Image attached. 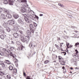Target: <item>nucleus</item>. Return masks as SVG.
<instances>
[{"label": "nucleus", "mask_w": 79, "mask_h": 79, "mask_svg": "<svg viewBox=\"0 0 79 79\" xmlns=\"http://www.w3.org/2000/svg\"><path fill=\"white\" fill-rule=\"evenodd\" d=\"M79 67H76L75 68V69H79Z\"/></svg>", "instance_id": "52"}, {"label": "nucleus", "mask_w": 79, "mask_h": 79, "mask_svg": "<svg viewBox=\"0 0 79 79\" xmlns=\"http://www.w3.org/2000/svg\"><path fill=\"white\" fill-rule=\"evenodd\" d=\"M13 72H14V73H17V69H13Z\"/></svg>", "instance_id": "31"}, {"label": "nucleus", "mask_w": 79, "mask_h": 79, "mask_svg": "<svg viewBox=\"0 0 79 79\" xmlns=\"http://www.w3.org/2000/svg\"><path fill=\"white\" fill-rule=\"evenodd\" d=\"M59 60L60 62H61L62 63H65V61H64L63 58L61 56H59Z\"/></svg>", "instance_id": "5"}, {"label": "nucleus", "mask_w": 79, "mask_h": 79, "mask_svg": "<svg viewBox=\"0 0 79 79\" xmlns=\"http://www.w3.org/2000/svg\"><path fill=\"white\" fill-rule=\"evenodd\" d=\"M55 46L56 47V48H57L58 49V48H59V46H58V45L56 44H55Z\"/></svg>", "instance_id": "40"}, {"label": "nucleus", "mask_w": 79, "mask_h": 79, "mask_svg": "<svg viewBox=\"0 0 79 79\" xmlns=\"http://www.w3.org/2000/svg\"><path fill=\"white\" fill-rule=\"evenodd\" d=\"M31 31V32H32L33 34L34 33V30H33V29H32Z\"/></svg>", "instance_id": "45"}, {"label": "nucleus", "mask_w": 79, "mask_h": 79, "mask_svg": "<svg viewBox=\"0 0 79 79\" xmlns=\"http://www.w3.org/2000/svg\"><path fill=\"white\" fill-rule=\"evenodd\" d=\"M69 17L70 18H73V16L72 15H69Z\"/></svg>", "instance_id": "49"}, {"label": "nucleus", "mask_w": 79, "mask_h": 79, "mask_svg": "<svg viewBox=\"0 0 79 79\" xmlns=\"http://www.w3.org/2000/svg\"><path fill=\"white\" fill-rule=\"evenodd\" d=\"M63 53H64V56L65 55H66V53L65 52H63Z\"/></svg>", "instance_id": "47"}, {"label": "nucleus", "mask_w": 79, "mask_h": 79, "mask_svg": "<svg viewBox=\"0 0 79 79\" xmlns=\"http://www.w3.org/2000/svg\"><path fill=\"white\" fill-rule=\"evenodd\" d=\"M67 45V47H68V48H69V43H68V44H66Z\"/></svg>", "instance_id": "43"}, {"label": "nucleus", "mask_w": 79, "mask_h": 79, "mask_svg": "<svg viewBox=\"0 0 79 79\" xmlns=\"http://www.w3.org/2000/svg\"><path fill=\"white\" fill-rule=\"evenodd\" d=\"M33 24L35 27H37V24L35 22H33Z\"/></svg>", "instance_id": "33"}, {"label": "nucleus", "mask_w": 79, "mask_h": 79, "mask_svg": "<svg viewBox=\"0 0 79 79\" xmlns=\"http://www.w3.org/2000/svg\"><path fill=\"white\" fill-rule=\"evenodd\" d=\"M3 11H4V13H8V12H9V11H8V10L6 9H4Z\"/></svg>", "instance_id": "19"}, {"label": "nucleus", "mask_w": 79, "mask_h": 79, "mask_svg": "<svg viewBox=\"0 0 79 79\" xmlns=\"http://www.w3.org/2000/svg\"><path fill=\"white\" fill-rule=\"evenodd\" d=\"M70 69H73V68H72V67L70 68Z\"/></svg>", "instance_id": "58"}, {"label": "nucleus", "mask_w": 79, "mask_h": 79, "mask_svg": "<svg viewBox=\"0 0 79 79\" xmlns=\"http://www.w3.org/2000/svg\"><path fill=\"white\" fill-rule=\"evenodd\" d=\"M77 45H79V43L78 42H77L75 44V47H77Z\"/></svg>", "instance_id": "32"}, {"label": "nucleus", "mask_w": 79, "mask_h": 79, "mask_svg": "<svg viewBox=\"0 0 79 79\" xmlns=\"http://www.w3.org/2000/svg\"><path fill=\"white\" fill-rule=\"evenodd\" d=\"M58 5H59V6H61V7H62V4H61L60 3H59Z\"/></svg>", "instance_id": "44"}, {"label": "nucleus", "mask_w": 79, "mask_h": 79, "mask_svg": "<svg viewBox=\"0 0 79 79\" xmlns=\"http://www.w3.org/2000/svg\"><path fill=\"white\" fill-rule=\"evenodd\" d=\"M23 48H24V46H23L22 44H21V45H20V46H19V50H22Z\"/></svg>", "instance_id": "15"}, {"label": "nucleus", "mask_w": 79, "mask_h": 79, "mask_svg": "<svg viewBox=\"0 0 79 79\" xmlns=\"http://www.w3.org/2000/svg\"><path fill=\"white\" fill-rule=\"evenodd\" d=\"M29 47H31V44H30L29 45Z\"/></svg>", "instance_id": "57"}, {"label": "nucleus", "mask_w": 79, "mask_h": 79, "mask_svg": "<svg viewBox=\"0 0 79 79\" xmlns=\"http://www.w3.org/2000/svg\"><path fill=\"white\" fill-rule=\"evenodd\" d=\"M3 11V8H0V13Z\"/></svg>", "instance_id": "37"}, {"label": "nucleus", "mask_w": 79, "mask_h": 79, "mask_svg": "<svg viewBox=\"0 0 79 79\" xmlns=\"http://www.w3.org/2000/svg\"><path fill=\"white\" fill-rule=\"evenodd\" d=\"M11 31V29H10V28L9 27H7V31L8 32H10Z\"/></svg>", "instance_id": "20"}, {"label": "nucleus", "mask_w": 79, "mask_h": 79, "mask_svg": "<svg viewBox=\"0 0 79 79\" xmlns=\"http://www.w3.org/2000/svg\"><path fill=\"white\" fill-rule=\"evenodd\" d=\"M62 69H63L64 72H66V69H64V67H63Z\"/></svg>", "instance_id": "35"}, {"label": "nucleus", "mask_w": 79, "mask_h": 79, "mask_svg": "<svg viewBox=\"0 0 79 79\" xmlns=\"http://www.w3.org/2000/svg\"><path fill=\"white\" fill-rule=\"evenodd\" d=\"M43 16V14H40V16Z\"/></svg>", "instance_id": "53"}, {"label": "nucleus", "mask_w": 79, "mask_h": 79, "mask_svg": "<svg viewBox=\"0 0 79 79\" xmlns=\"http://www.w3.org/2000/svg\"><path fill=\"white\" fill-rule=\"evenodd\" d=\"M30 27V28L31 29H34V26H33V24H30L29 25Z\"/></svg>", "instance_id": "22"}, {"label": "nucleus", "mask_w": 79, "mask_h": 79, "mask_svg": "<svg viewBox=\"0 0 79 79\" xmlns=\"http://www.w3.org/2000/svg\"><path fill=\"white\" fill-rule=\"evenodd\" d=\"M1 52L0 55H1V56L5 55V53H7V52H8L9 53H10V55H11V56H12V57L14 58H13L14 61L15 63L16 62H18V60H17L16 59V56L15 55H13L10 50H8L7 51L6 48H3Z\"/></svg>", "instance_id": "1"}, {"label": "nucleus", "mask_w": 79, "mask_h": 79, "mask_svg": "<svg viewBox=\"0 0 79 79\" xmlns=\"http://www.w3.org/2000/svg\"><path fill=\"white\" fill-rule=\"evenodd\" d=\"M9 4L10 5H13L14 4V1H13L9 0Z\"/></svg>", "instance_id": "8"}, {"label": "nucleus", "mask_w": 79, "mask_h": 79, "mask_svg": "<svg viewBox=\"0 0 79 79\" xmlns=\"http://www.w3.org/2000/svg\"><path fill=\"white\" fill-rule=\"evenodd\" d=\"M26 79H31V77L29 76H27V77L26 78Z\"/></svg>", "instance_id": "41"}, {"label": "nucleus", "mask_w": 79, "mask_h": 79, "mask_svg": "<svg viewBox=\"0 0 79 79\" xmlns=\"http://www.w3.org/2000/svg\"><path fill=\"white\" fill-rule=\"evenodd\" d=\"M21 2H26V0H23L21 1Z\"/></svg>", "instance_id": "46"}, {"label": "nucleus", "mask_w": 79, "mask_h": 79, "mask_svg": "<svg viewBox=\"0 0 79 79\" xmlns=\"http://www.w3.org/2000/svg\"><path fill=\"white\" fill-rule=\"evenodd\" d=\"M26 5H25V7L28 8V5H27V4H26Z\"/></svg>", "instance_id": "48"}, {"label": "nucleus", "mask_w": 79, "mask_h": 79, "mask_svg": "<svg viewBox=\"0 0 79 79\" xmlns=\"http://www.w3.org/2000/svg\"><path fill=\"white\" fill-rule=\"evenodd\" d=\"M0 75L1 76H3V75H5V73L2 72L0 71Z\"/></svg>", "instance_id": "25"}, {"label": "nucleus", "mask_w": 79, "mask_h": 79, "mask_svg": "<svg viewBox=\"0 0 79 79\" xmlns=\"http://www.w3.org/2000/svg\"><path fill=\"white\" fill-rule=\"evenodd\" d=\"M62 65H64V64H62Z\"/></svg>", "instance_id": "60"}, {"label": "nucleus", "mask_w": 79, "mask_h": 79, "mask_svg": "<svg viewBox=\"0 0 79 79\" xmlns=\"http://www.w3.org/2000/svg\"><path fill=\"white\" fill-rule=\"evenodd\" d=\"M35 17L37 19V20H39V17H38V16L36 15H35Z\"/></svg>", "instance_id": "39"}, {"label": "nucleus", "mask_w": 79, "mask_h": 79, "mask_svg": "<svg viewBox=\"0 0 79 79\" xmlns=\"http://www.w3.org/2000/svg\"><path fill=\"white\" fill-rule=\"evenodd\" d=\"M75 51L76 52V54H77V53H79V52H78V51H77V49H76Z\"/></svg>", "instance_id": "42"}, {"label": "nucleus", "mask_w": 79, "mask_h": 79, "mask_svg": "<svg viewBox=\"0 0 79 79\" xmlns=\"http://www.w3.org/2000/svg\"><path fill=\"white\" fill-rule=\"evenodd\" d=\"M5 62L7 64H11V62L9 60H6Z\"/></svg>", "instance_id": "14"}, {"label": "nucleus", "mask_w": 79, "mask_h": 79, "mask_svg": "<svg viewBox=\"0 0 79 79\" xmlns=\"http://www.w3.org/2000/svg\"><path fill=\"white\" fill-rule=\"evenodd\" d=\"M16 44L17 45H20V44H21V43L19 42V41H17L16 42Z\"/></svg>", "instance_id": "27"}, {"label": "nucleus", "mask_w": 79, "mask_h": 79, "mask_svg": "<svg viewBox=\"0 0 79 79\" xmlns=\"http://www.w3.org/2000/svg\"><path fill=\"white\" fill-rule=\"evenodd\" d=\"M3 25L4 26V27H6V26H7V25H6V23H4L3 24Z\"/></svg>", "instance_id": "30"}, {"label": "nucleus", "mask_w": 79, "mask_h": 79, "mask_svg": "<svg viewBox=\"0 0 79 79\" xmlns=\"http://www.w3.org/2000/svg\"><path fill=\"white\" fill-rule=\"evenodd\" d=\"M9 69L10 70H13V67L11 65H10L9 67Z\"/></svg>", "instance_id": "21"}, {"label": "nucleus", "mask_w": 79, "mask_h": 79, "mask_svg": "<svg viewBox=\"0 0 79 79\" xmlns=\"http://www.w3.org/2000/svg\"><path fill=\"white\" fill-rule=\"evenodd\" d=\"M71 27H73V26H71Z\"/></svg>", "instance_id": "63"}, {"label": "nucleus", "mask_w": 79, "mask_h": 79, "mask_svg": "<svg viewBox=\"0 0 79 79\" xmlns=\"http://www.w3.org/2000/svg\"><path fill=\"white\" fill-rule=\"evenodd\" d=\"M18 27H14L13 31H14V32H18V31L19 30Z\"/></svg>", "instance_id": "11"}, {"label": "nucleus", "mask_w": 79, "mask_h": 79, "mask_svg": "<svg viewBox=\"0 0 79 79\" xmlns=\"http://www.w3.org/2000/svg\"><path fill=\"white\" fill-rule=\"evenodd\" d=\"M19 23H20L21 25H24V22L23 20H21V19H18V21Z\"/></svg>", "instance_id": "6"}, {"label": "nucleus", "mask_w": 79, "mask_h": 79, "mask_svg": "<svg viewBox=\"0 0 79 79\" xmlns=\"http://www.w3.org/2000/svg\"><path fill=\"white\" fill-rule=\"evenodd\" d=\"M0 79H2V78L0 77Z\"/></svg>", "instance_id": "64"}, {"label": "nucleus", "mask_w": 79, "mask_h": 79, "mask_svg": "<svg viewBox=\"0 0 79 79\" xmlns=\"http://www.w3.org/2000/svg\"><path fill=\"white\" fill-rule=\"evenodd\" d=\"M10 50H11V51H13V50L15 49V47H10Z\"/></svg>", "instance_id": "28"}, {"label": "nucleus", "mask_w": 79, "mask_h": 79, "mask_svg": "<svg viewBox=\"0 0 79 79\" xmlns=\"http://www.w3.org/2000/svg\"><path fill=\"white\" fill-rule=\"evenodd\" d=\"M13 35L15 38H18L19 34L17 33H15L13 34Z\"/></svg>", "instance_id": "7"}, {"label": "nucleus", "mask_w": 79, "mask_h": 79, "mask_svg": "<svg viewBox=\"0 0 79 79\" xmlns=\"http://www.w3.org/2000/svg\"><path fill=\"white\" fill-rule=\"evenodd\" d=\"M0 37L2 40H3L5 39V36L3 35L0 36Z\"/></svg>", "instance_id": "24"}, {"label": "nucleus", "mask_w": 79, "mask_h": 79, "mask_svg": "<svg viewBox=\"0 0 79 79\" xmlns=\"http://www.w3.org/2000/svg\"><path fill=\"white\" fill-rule=\"evenodd\" d=\"M64 32L66 33V31L65 30L64 31Z\"/></svg>", "instance_id": "61"}, {"label": "nucleus", "mask_w": 79, "mask_h": 79, "mask_svg": "<svg viewBox=\"0 0 79 79\" xmlns=\"http://www.w3.org/2000/svg\"><path fill=\"white\" fill-rule=\"evenodd\" d=\"M24 15L25 16L24 19L25 21L27 23H29V19H28V17L29 16V15L27 14H24Z\"/></svg>", "instance_id": "4"}, {"label": "nucleus", "mask_w": 79, "mask_h": 79, "mask_svg": "<svg viewBox=\"0 0 79 79\" xmlns=\"http://www.w3.org/2000/svg\"><path fill=\"white\" fill-rule=\"evenodd\" d=\"M27 34L28 35H31V32L29 30L27 31Z\"/></svg>", "instance_id": "17"}, {"label": "nucleus", "mask_w": 79, "mask_h": 79, "mask_svg": "<svg viewBox=\"0 0 79 79\" xmlns=\"http://www.w3.org/2000/svg\"><path fill=\"white\" fill-rule=\"evenodd\" d=\"M4 4H5V5H6L8 3V1L7 0H2Z\"/></svg>", "instance_id": "16"}, {"label": "nucleus", "mask_w": 79, "mask_h": 79, "mask_svg": "<svg viewBox=\"0 0 79 79\" xmlns=\"http://www.w3.org/2000/svg\"><path fill=\"white\" fill-rule=\"evenodd\" d=\"M7 24L10 25H13V26H15L16 25L15 19H12L11 20L8 21L7 22Z\"/></svg>", "instance_id": "3"}, {"label": "nucleus", "mask_w": 79, "mask_h": 79, "mask_svg": "<svg viewBox=\"0 0 79 79\" xmlns=\"http://www.w3.org/2000/svg\"><path fill=\"white\" fill-rule=\"evenodd\" d=\"M2 33H0V37L2 36Z\"/></svg>", "instance_id": "55"}, {"label": "nucleus", "mask_w": 79, "mask_h": 79, "mask_svg": "<svg viewBox=\"0 0 79 79\" xmlns=\"http://www.w3.org/2000/svg\"><path fill=\"white\" fill-rule=\"evenodd\" d=\"M1 65L3 68H5V64H4V63H3V62L2 63H1Z\"/></svg>", "instance_id": "18"}, {"label": "nucleus", "mask_w": 79, "mask_h": 79, "mask_svg": "<svg viewBox=\"0 0 79 79\" xmlns=\"http://www.w3.org/2000/svg\"><path fill=\"white\" fill-rule=\"evenodd\" d=\"M73 45L70 46V48H72V47H73Z\"/></svg>", "instance_id": "56"}, {"label": "nucleus", "mask_w": 79, "mask_h": 79, "mask_svg": "<svg viewBox=\"0 0 79 79\" xmlns=\"http://www.w3.org/2000/svg\"><path fill=\"white\" fill-rule=\"evenodd\" d=\"M21 11V12H22V13H24V12H26V9L24 7H22Z\"/></svg>", "instance_id": "13"}, {"label": "nucleus", "mask_w": 79, "mask_h": 79, "mask_svg": "<svg viewBox=\"0 0 79 79\" xmlns=\"http://www.w3.org/2000/svg\"><path fill=\"white\" fill-rule=\"evenodd\" d=\"M19 32L21 34H23V32L22 31H19Z\"/></svg>", "instance_id": "38"}, {"label": "nucleus", "mask_w": 79, "mask_h": 79, "mask_svg": "<svg viewBox=\"0 0 79 79\" xmlns=\"http://www.w3.org/2000/svg\"><path fill=\"white\" fill-rule=\"evenodd\" d=\"M53 62H55V63H56V61H53Z\"/></svg>", "instance_id": "59"}, {"label": "nucleus", "mask_w": 79, "mask_h": 79, "mask_svg": "<svg viewBox=\"0 0 79 79\" xmlns=\"http://www.w3.org/2000/svg\"><path fill=\"white\" fill-rule=\"evenodd\" d=\"M7 79H11V76L9 75H7Z\"/></svg>", "instance_id": "26"}, {"label": "nucleus", "mask_w": 79, "mask_h": 79, "mask_svg": "<svg viewBox=\"0 0 79 79\" xmlns=\"http://www.w3.org/2000/svg\"><path fill=\"white\" fill-rule=\"evenodd\" d=\"M1 17L2 18V19H6V17L5 16V15L3 14H1Z\"/></svg>", "instance_id": "12"}, {"label": "nucleus", "mask_w": 79, "mask_h": 79, "mask_svg": "<svg viewBox=\"0 0 79 79\" xmlns=\"http://www.w3.org/2000/svg\"><path fill=\"white\" fill-rule=\"evenodd\" d=\"M2 62L3 61L0 60V65H1V64L2 63Z\"/></svg>", "instance_id": "54"}, {"label": "nucleus", "mask_w": 79, "mask_h": 79, "mask_svg": "<svg viewBox=\"0 0 79 79\" xmlns=\"http://www.w3.org/2000/svg\"><path fill=\"white\" fill-rule=\"evenodd\" d=\"M20 39L23 42H26L27 44L29 40V37L26 36L25 38H24L23 36H21Z\"/></svg>", "instance_id": "2"}, {"label": "nucleus", "mask_w": 79, "mask_h": 79, "mask_svg": "<svg viewBox=\"0 0 79 79\" xmlns=\"http://www.w3.org/2000/svg\"><path fill=\"white\" fill-rule=\"evenodd\" d=\"M23 76H26V73L24 72L23 73Z\"/></svg>", "instance_id": "51"}, {"label": "nucleus", "mask_w": 79, "mask_h": 79, "mask_svg": "<svg viewBox=\"0 0 79 79\" xmlns=\"http://www.w3.org/2000/svg\"><path fill=\"white\" fill-rule=\"evenodd\" d=\"M29 16H30V18H31V19H34V18H35V17H34L32 16L31 15H29Z\"/></svg>", "instance_id": "23"}, {"label": "nucleus", "mask_w": 79, "mask_h": 79, "mask_svg": "<svg viewBox=\"0 0 79 79\" xmlns=\"http://www.w3.org/2000/svg\"><path fill=\"white\" fill-rule=\"evenodd\" d=\"M11 44H15V43H14V42L13 41H11Z\"/></svg>", "instance_id": "50"}, {"label": "nucleus", "mask_w": 79, "mask_h": 79, "mask_svg": "<svg viewBox=\"0 0 79 79\" xmlns=\"http://www.w3.org/2000/svg\"><path fill=\"white\" fill-rule=\"evenodd\" d=\"M50 61L49 60H46L44 61L45 64H47L48 63H49Z\"/></svg>", "instance_id": "29"}, {"label": "nucleus", "mask_w": 79, "mask_h": 79, "mask_svg": "<svg viewBox=\"0 0 79 79\" xmlns=\"http://www.w3.org/2000/svg\"><path fill=\"white\" fill-rule=\"evenodd\" d=\"M75 32H77V31H75Z\"/></svg>", "instance_id": "62"}, {"label": "nucleus", "mask_w": 79, "mask_h": 79, "mask_svg": "<svg viewBox=\"0 0 79 79\" xmlns=\"http://www.w3.org/2000/svg\"><path fill=\"white\" fill-rule=\"evenodd\" d=\"M31 47H35V45L34 44H31Z\"/></svg>", "instance_id": "34"}, {"label": "nucleus", "mask_w": 79, "mask_h": 79, "mask_svg": "<svg viewBox=\"0 0 79 79\" xmlns=\"http://www.w3.org/2000/svg\"><path fill=\"white\" fill-rule=\"evenodd\" d=\"M31 9H30V8H28V12L29 13L30 12H31Z\"/></svg>", "instance_id": "36"}, {"label": "nucleus", "mask_w": 79, "mask_h": 79, "mask_svg": "<svg viewBox=\"0 0 79 79\" xmlns=\"http://www.w3.org/2000/svg\"><path fill=\"white\" fill-rule=\"evenodd\" d=\"M6 17L8 18H9L10 19H11V18H12V16H11V15L8 13H7L6 14Z\"/></svg>", "instance_id": "10"}, {"label": "nucleus", "mask_w": 79, "mask_h": 79, "mask_svg": "<svg viewBox=\"0 0 79 79\" xmlns=\"http://www.w3.org/2000/svg\"><path fill=\"white\" fill-rule=\"evenodd\" d=\"M13 16L14 18H15V19H17V18H18L19 17V16H18V15L15 13L13 14Z\"/></svg>", "instance_id": "9"}]
</instances>
